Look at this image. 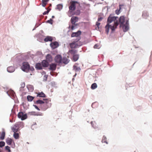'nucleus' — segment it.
<instances>
[{
    "instance_id": "nucleus-48",
    "label": "nucleus",
    "mask_w": 152,
    "mask_h": 152,
    "mask_svg": "<svg viewBox=\"0 0 152 152\" xmlns=\"http://www.w3.org/2000/svg\"><path fill=\"white\" fill-rule=\"evenodd\" d=\"M45 77L46 78V79H47V76L46 75H45Z\"/></svg>"
},
{
    "instance_id": "nucleus-28",
    "label": "nucleus",
    "mask_w": 152,
    "mask_h": 152,
    "mask_svg": "<svg viewBox=\"0 0 152 152\" xmlns=\"http://www.w3.org/2000/svg\"><path fill=\"white\" fill-rule=\"evenodd\" d=\"M91 125L95 129L98 128V125L94 121L91 122Z\"/></svg>"
},
{
    "instance_id": "nucleus-38",
    "label": "nucleus",
    "mask_w": 152,
    "mask_h": 152,
    "mask_svg": "<svg viewBox=\"0 0 152 152\" xmlns=\"http://www.w3.org/2000/svg\"><path fill=\"white\" fill-rule=\"evenodd\" d=\"M50 10V9H49L47 11H45L43 13V15H45L47 14H48V12H49Z\"/></svg>"
},
{
    "instance_id": "nucleus-33",
    "label": "nucleus",
    "mask_w": 152,
    "mask_h": 152,
    "mask_svg": "<svg viewBox=\"0 0 152 152\" xmlns=\"http://www.w3.org/2000/svg\"><path fill=\"white\" fill-rule=\"evenodd\" d=\"M63 8V5L61 4H59L57 6V9L60 11Z\"/></svg>"
},
{
    "instance_id": "nucleus-4",
    "label": "nucleus",
    "mask_w": 152,
    "mask_h": 152,
    "mask_svg": "<svg viewBox=\"0 0 152 152\" xmlns=\"http://www.w3.org/2000/svg\"><path fill=\"white\" fill-rule=\"evenodd\" d=\"M122 28L124 32H126L129 29V24L128 20H126L125 24L122 25Z\"/></svg>"
},
{
    "instance_id": "nucleus-29",
    "label": "nucleus",
    "mask_w": 152,
    "mask_h": 152,
    "mask_svg": "<svg viewBox=\"0 0 152 152\" xmlns=\"http://www.w3.org/2000/svg\"><path fill=\"white\" fill-rule=\"evenodd\" d=\"M102 143H105L107 144H108V142H107V139L106 137L105 136H103L102 137Z\"/></svg>"
},
{
    "instance_id": "nucleus-32",
    "label": "nucleus",
    "mask_w": 152,
    "mask_h": 152,
    "mask_svg": "<svg viewBox=\"0 0 152 152\" xmlns=\"http://www.w3.org/2000/svg\"><path fill=\"white\" fill-rule=\"evenodd\" d=\"M35 103L37 104H44V102L43 101L40 99H39L36 101Z\"/></svg>"
},
{
    "instance_id": "nucleus-24",
    "label": "nucleus",
    "mask_w": 152,
    "mask_h": 152,
    "mask_svg": "<svg viewBox=\"0 0 152 152\" xmlns=\"http://www.w3.org/2000/svg\"><path fill=\"white\" fill-rule=\"evenodd\" d=\"M79 58V55L77 54L74 55L73 57V60L76 61Z\"/></svg>"
},
{
    "instance_id": "nucleus-39",
    "label": "nucleus",
    "mask_w": 152,
    "mask_h": 152,
    "mask_svg": "<svg viewBox=\"0 0 152 152\" xmlns=\"http://www.w3.org/2000/svg\"><path fill=\"white\" fill-rule=\"evenodd\" d=\"M47 22L52 24L53 23V20L52 19H50V20H48L47 21Z\"/></svg>"
},
{
    "instance_id": "nucleus-34",
    "label": "nucleus",
    "mask_w": 152,
    "mask_h": 152,
    "mask_svg": "<svg viewBox=\"0 0 152 152\" xmlns=\"http://www.w3.org/2000/svg\"><path fill=\"white\" fill-rule=\"evenodd\" d=\"M118 24L119 22L116 20V17H115V29Z\"/></svg>"
},
{
    "instance_id": "nucleus-41",
    "label": "nucleus",
    "mask_w": 152,
    "mask_h": 152,
    "mask_svg": "<svg viewBox=\"0 0 152 152\" xmlns=\"http://www.w3.org/2000/svg\"><path fill=\"white\" fill-rule=\"evenodd\" d=\"M34 107L38 110H40V109L37 107V106L36 105H33Z\"/></svg>"
},
{
    "instance_id": "nucleus-10",
    "label": "nucleus",
    "mask_w": 152,
    "mask_h": 152,
    "mask_svg": "<svg viewBox=\"0 0 152 152\" xmlns=\"http://www.w3.org/2000/svg\"><path fill=\"white\" fill-rule=\"evenodd\" d=\"M124 4H120L119 5V9L116 10L115 11V13L118 15L121 12V9L124 8Z\"/></svg>"
},
{
    "instance_id": "nucleus-5",
    "label": "nucleus",
    "mask_w": 152,
    "mask_h": 152,
    "mask_svg": "<svg viewBox=\"0 0 152 152\" xmlns=\"http://www.w3.org/2000/svg\"><path fill=\"white\" fill-rule=\"evenodd\" d=\"M18 117L20 118L22 120H23L27 118V115L26 114H24L22 112H20L18 115Z\"/></svg>"
},
{
    "instance_id": "nucleus-45",
    "label": "nucleus",
    "mask_w": 152,
    "mask_h": 152,
    "mask_svg": "<svg viewBox=\"0 0 152 152\" xmlns=\"http://www.w3.org/2000/svg\"><path fill=\"white\" fill-rule=\"evenodd\" d=\"M98 46V45H96H96H94V48H97Z\"/></svg>"
},
{
    "instance_id": "nucleus-17",
    "label": "nucleus",
    "mask_w": 152,
    "mask_h": 152,
    "mask_svg": "<svg viewBox=\"0 0 152 152\" xmlns=\"http://www.w3.org/2000/svg\"><path fill=\"white\" fill-rule=\"evenodd\" d=\"M42 64L43 67H46L48 66L49 64L46 60H44L42 62Z\"/></svg>"
},
{
    "instance_id": "nucleus-20",
    "label": "nucleus",
    "mask_w": 152,
    "mask_h": 152,
    "mask_svg": "<svg viewBox=\"0 0 152 152\" xmlns=\"http://www.w3.org/2000/svg\"><path fill=\"white\" fill-rule=\"evenodd\" d=\"M14 70V67L12 66H9L7 68V71L9 72H13Z\"/></svg>"
},
{
    "instance_id": "nucleus-43",
    "label": "nucleus",
    "mask_w": 152,
    "mask_h": 152,
    "mask_svg": "<svg viewBox=\"0 0 152 152\" xmlns=\"http://www.w3.org/2000/svg\"><path fill=\"white\" fill-rule=\"evenodd\" d=\"M100 23H99L98 22H96V25L98 27L100 25Z\"/></svg>"
},
{
    "instance_id": "nucleus-23",
    "label": "nucleus",
    "mask_w": 152,
    "mask_h": 152,
    "mask_svg": "<svg viewBox=\"0 0 152 152\" xmlns=\"http://www.w3.org/2000/svg\"><path fill=\"white\" fill-rule=\"evenodd\" d=\"M42 64L40 63H37L36 65V68L39 69H42Z\"/></svg>"
},
{
    "instance_id": "nucleus-54",
    "label": "nucleus",
    "mask_w": 152,
    "mask_h": 152,
    "mask_svg": "<svg viewBox=\"0 0 152 152\" xmlns=\"http://www.w3.org/2000/svg\"><path fill=\"white\" fill-rule=\"evenodd\" d=\"M48 0L49 1V0Z\"/></svg>"
},
{
    "instance_id": "nucleus-15",
    "label": "nucleus",
    "mask_w": 152,
    "mask_h": 152,
    "mask_svg": "<svg viewBox=\"0 0 152 152\" xmlns=\"http://www.w3.org/2000/svg\"><path fill=\"white\" fill-rule=\"evenodd\" d=\"M62 63H63L65 64H67L69 61V60L65 57H63L62 58Z\"/></svg>"
},
{
    "instance_id": "nucleus-1",
    "label": "nucleus",
    "mask_w": 152,
    "mask_h": 152,
    "mask_svg": "<svg viewBox=\"0 0 152 152\" xmlns=\"http://www.w3.org/2000/svg\"><path fill=\"white\" fill-rule=\"evenodd\" d=\"M107 23L105 26V31L107 34L110 28L111 30V32L113 33L114 30V15L110 14L108 17L107 20Z\"/></svg>"
},
{
    "instance_id": "nucleus-26",
    "label": "nucleus",
    "mask_w": 152,
    "mask_h": 152,
    "mask_svg": "<svg viewBox=\"0 0 152 152\" xmlns=\"http://www.w3.org/2000/svg\"><path fill=\"white\" fill-rule=\"evenodd\" d=\"M27 100L28 101L31 102L34 98V97L30 95H28L27 97Z\"/></svg>"
},
{
    "instance_id": "nucleus-35",
    "label": "nucleus",
    "mask_w": 152,
    "mask_h": 152,
    "mask_svg": "<svg viewBox=\"0 0 152 152\" xmlns=\"http://www.w3.org/2000/svg\"><path fill=\"white\" fill-rule=\"evenodd\" d=\"M5 135V132H3L1 135V136L0 137V138L1 140H3L4 139V137Z\"/></svg>"
},
{
    "instance_id": "nucleus-47",
    "label": "nucleus",
    "mask_w": 152,
    "mask_h": 152,
    "mask_svg": "<svg viewBox=\"0 0 152 152\" xmlns=\"http://www.w3.org/2000/svg\"><path fill=\"white\" fill-rule=\"evenodd\" d=\"M25 84H22V86L23 87H24V86H25Z\"/></svg>"
},
{
    "instance_id": "nucleus-16",
    "label": "nucleus",
    "mask_w": 152,
    "mask_h": 152,
    "mask_svg": "<svg viewBox=\"0 0 152 152\" xmlns=\"http://www.w3.org/2000/svg\"><path fill=\"white\" fill-rule=\"evenodd\" d=\"M53 40V38L52 37L47 36L44 39V40L45 42L48 41H52Z\"/></svg>"
},
{
    "instance_id": "nucleus-31",
    "label": "nucleus",
    "mask_w": 152,
    "mask_h": 152,
    "mask_svg": "<svg viewBox=\"0 0 152 152\" xmlns=\"http://www.w3.org/2000/svg\"><path fill=\"white\" fill-rule=\"evenodd\" d=\"M97 87V85L96 83H94L92 84L91 86V88L92 89H94Z\"/></svg>"
},
{
    "instance_id": "nucleus-25",
    "label": "nucleus",
    "mask_w": 152,
    "mask_h": 152,
    "mask_svg": "<svg viewBox=\"0 0 152 152\" xmlns=\"http://www.w3.org/2000/svg\"><path fill=\"white\" fill-rule=\"evenodd\" d=\"M77 52V51L76 50L74 49H72L69 50V53L72 55H75V54Z\"/></svg>"
},
{
    "instance_id": "nucleus-21",
    "label": "nucleus",
    "mask_w": 152,
    "mask_h": 152,
    "mask_svg": "<svg viewBox=\"0 0 152 152\" xmlns=\"http://www.w3.org/2000/svg\"><path fill=\"white\" fill-rule=\"evenodd\" d=\"M73 69L75 72H79L81 70L80 68L77 66L75 65H74L73 66Z\"/></svg>"
},
{
    "instance_id": "nucleus-46",
    "label": "nucleus",
    "mask_w": 152,
    "mask_h": 152,
    "mask_svg": "<svg viewBox=\"0 0 152 152\" xmlns=\"http://www.w3.org/2000/svg\"><path fill=\"white\" fill-rule=\"evenodd\" d=\"M75 29V28H74V26L73 25H72V27H71V29L72 30H73L74 29Z\"/></svg>"
},
{
    "instance_id": "nucleus-3",
    "label": "nucleus",
    "mask_w": 152,
    "mask_h": 152,
    "mask_svg": "<svg viewBox=\"0 0 152 152\" xmlns=\"http://www.w3.org/2000/svg\"><path fill=\"white\" fill-rule=\"evenodd\" d=\"M21 69L23 71L27 72L30 69V65L28 63L26 62H24L23 63L21 66Z\"/></svg>"
},
{
    "instance_id": "nucleus-40",
    "label": "nucleus",
    "mask_w": 152,
    "mask_h": 152,
    "mask_svg": "<svg viewBox=\"0 0 152 152\" xmlns=\"http://www.w3.org/2000/svg\"><path fill=\"white\" fill-rule=\"evenodd\" d=\"M5 149L6 150H7L9 152H10L11 151L10 149V147L9 146H6L5 147Z\"/></svg>"
},
{
    "instance_id": "nucleus-12",
    "label": "nucleus",
    "mask_w": 152,
    "mask_h": 152,
    "mask_svg": "<svg viewBox=\"0 0 152 152\" xmlns=\"http://www.w3.org/2000/svg\"><path fill=\"white\" fill-rule=\"evenodd\" d=\"M78 20V18L77 17H72L71 19V21L72 24L73 25L75 24L76 22Z\"/></svg>"
},
{
    "instance_id": "nucleus-14",
    "label": "nucleus",
    "mask_w": 152,
    "mask_h": 152,
    "mask_svg": "<svg viewBox=\"0 0 152 152\" xmlns=\"http://www.w3.org/2000/svg\"><path fill=\"white\" fill-rule=\"evenodd\" d=\"M125 21V17L123 16H121L119 18V22L120 23V27H121L122 25L124 24Z\"/></svg>"
},
{
    "instance_id": "nucleus-51",
    "label": "nucleus",
    "mask_w": 152,
    "mask_h": 152,
    "mask_svg": "<svg viewBox=\"0 0 152 152\" xmlns=\"http://www.w3.org/2000/svg\"><path fill=\"white\" fill-rule=\"evenodd\" d=\"M89 1H91L92 0H88Z\"/></svg>"
},
{
    "instance_id": "nucleus-18",
    "label": "nucleus",
    "mask_w": 152,
    "mask_h": 152,
    "mask_svg": "<svg viewBox=\"0 0 152 152\" xmlns=\"http://www.w3.org/2000/svg\"><path fill=\"white\" fill-rule=\"evenodd\" d=\"M37 97H46V95L43 92H41L37 93Z\"/></svg>"
},
{
    "instance_id": "nucleus-53",
    "label": "nucleus",
    "mask_w": 152,
    "mask_h": 152,
    "mask_svg": "<svg viewBox=\"0 0 152 152\" xmlns=\"http://www.w3.org/2000/svg\"><path fill=\"white\" fill-rule=\"evenodd\" d=\"M102 1H103L104 0H101Z\"/></svg>"
},
{
    "instance_id": "nucleus-30",
    "label": "nucleus",
    "mask_w": 152,
    "mask_h": 152,
    "mask_svg": "<svg viewBox=\"0 0 152 152\" xmlns=\"http://www.w3.org/2000/svg\"><path fill=\"white\" fill-rule=\"evenodd\" d=\"M48 1H49L48 0H42V6L43 7H45L46 6V4H47V2Z\"/></svg>"
},
{
    "instance_id": "nucleus-49",
    "label": "nucleus",
    "mask_w": 152,
    "mask_h": 152,
    "mask_svg": "<svg viewBox=\"0 0 152 152\" xmlns=\"http://www.w3.org/2000/svg\"><path fill=\"white\" fill-rule=\"evenodd\" d=\"M54 18V16H52V18Z\"/></svg>"
},
{
    "instance_id": "nucleus-11",
    "label": "nucleus",
    "mask_w": 152,
    "mask_h": 152,
    "mask_svg": "<svg viewBox=\"0 0 152 152\" xmlns=\"http://www.w3.org/2000/svg\"><path fill=\"white\" fill-rule=\"evenodd\" d=\"M81 32L80 31H78L76 32H73L71 35L72 37H78L81 34Z\"/></svg>"
},
{
    "instance_id": "nucleus-13",
    "label": "nucleus",
    "mask_w": 152,
    "mask_h": 152,
    "mask_svg": "<svg viewBox=\"0 0 152 152\" xmlns=\"http://www.w3.org/2000/svg\"><path fill=\"white\" fill-rule=\"evenodd\" d=\"M56 64L55 63H52L50 65L49 69L52 71L55 70L56 68Z\"/></svg>"
},
{
    "instance_id": "nucleus-44",
    "label": "nucleus",
    "mask_w": 152,
    "mask_h": 152,
    "mask_svg": "<svg viewBox=\"0 0 152 152\" xmlns=\"http://www.w3.org/2000/svg\"><path fill=\"white\" fill-rule=\"evenodd\" d=\"M102 18H101V17L99 18H98V21H100L102 20Z\"/></svg>"
},
{
    "instance_id": "nucleus-50",
    "label": "nucleus",
    "mask_w": 152,
    "mask_h": 152,
    "mask_svg": "<svg viewBox=\"0 0 152 152\" xmlns=\"http://www.w3.org/2000/svg\"><path fill=\"white\" fill-rule=\"evenodd\" d=\"M32 90H33V88H32Z\"/></svg>"
},
{
    "instance_id": "nucleus-55",
    "label": "nucleus",
    "mask_w": 152,
    "mask_h": 152,
    "mask_svg": "<svg viewBox=\"0 0 152 152\" xmlns=\"http://www.w3.org/2000/svg\"><path fill=\"white\" fill-rule=\"evenodd\" d=\"M0 152H1L0 151Z\"/></svg>"
},
{
    "instance_id": "nucleus-52",
    "label": "nucleus",
    "mask_w": 152,
    "mask_h": 152,
    "mask_svg": "<svg viewBox=\"0 0 152 152\" xmlns=\"http://www.w3.org/2000/svg\"><path fill=\"white\" fill-rule=\"evenodd\" d=\"M144 14H143V16H144Z\"/></svg>"
},
{
    "instance_id": "nucleus-19",
    "label": "nucleus",
    "mask_w": 152,
    "mask_h": 152,
    "mask_svg": "<svg viewBox=\"0 0 152 152\" xmlns=\"http://www.w3.org/2000/svg\"><path fill=\"white\" fill-rule=\"evenodd\" d=\"M46 59L47 61L49 62H51L52 60V58L51 55L49 54H48L46 56Z\"/></svg>"
},
{
    "instance_id": "nucleus-9",
    "label": "nucleus",
    "mask_w": 152,
    "mask_h": 152,
    "mask_svg": "<svg viewBox=\"0 0 152 152\" xmlns=\"http://www.w3.org/2000/svg\"><path fill=\"white\" fill-rule=\"evenodd\" d=\"M50 45L52 48L54 49L58 46L59 44L58 42L56 41L51 43Z\"/></svg>"
},
{
    "instance_id": "nucleus-42",
    "label": "nucleus",
    "mask_w": 152,
    "mask_h": 152,
    "mask_svg": "<svg viewBox=\"0 0 152 152\" xmlns=\"http://www.w3.org/2000/svg\"><path fill=\"white\" fill-rule=\"evenodd\" d=\"M31 114L33 115H38L37 114H36V112H34V111H33V112H31Z\"/></svg>"
},
{
    "instance_id": "nucleus-36",
    "label": "nucleus",
    "mask_w": 152,
    "mask_h": 152,
    "mask_svg": "<svg viewBox=\"0 0 152 152\" xmlns=\"http://www.w3.org/2000/svg\"><path fill=\"white\" fill-rule=\"evenodd\" d=\"M43 100L44 103H45L46 104L48 103L50 101L48 99H43Z\"/></svg>"
},
{
    "instance_id": "nucleus-2",
    "label": "nucleus",
    "mask_w": 152,
    "mask_h": 152,
    "mask_svg": "<svg viewBox=\"0 0 152 152\" xmlns=\"http://www.w3.org/2000/svg\"><path fill=\"white\" fill-rule=\"evenodd\" d=\"M78 3L77 1H71L70 2L69 6V11L72 12L75 10L76 8V4Z\"/></svg>"
},
{
    "instance_id": "nucleus-7",
    "label": "nucleus",
    "mask_w": 152,
    "mask_h": 152,
    "mask_svg": "<svg viewBox=\"0 0 152 152\" xmlns=\"http://www.w3.org/2000/svg\"><path fill=\"white\" fill-rule=\"evenodd\" d=\"M62 57L60 55H57L55 58L56 62L59 64L62 63Z\"/></svg>"
},
{
    "instance_id": "nucleus-37",
    "label": "nucleus",
    "mask_w": 152,
    "mask_h": 152,
    "mask_svg": "<svg viewBox=\"0 0 152 152\" xmlns=\"http://www.w3.org/2000/svg\"><path fill=\"white\" fill-rule=\"evenodd\" d=\"M5 145V143L3 141H1L0 142V147H1L4 146Z\"/></svg>"
},
{
    "instance_id": "nucleus-8",
    "label": "nucleus",
    "mask_w": 152,
    "mask_h": 152,
    "mask_svg": "<svg viewBox=\"0 0 152 152\" xmlns=\"http://www.w3.org/2000/svg\"><path fill=\"white\" fill-rule=\"evenodd\" d=\"M19 128V124H16L13 125L11 129L14 132H17L18 131Z\"/></svg>"
},
{
    "instance_id": "nucleus-22",
    "label": "nucleus",
    "mask_w": 152,
    "mask_h": 152,
    "mask_svg": "<svg viewBox=\"0 0 152 152\" xmlns=\"http://www.w3.org/2000/svg\"><path fill=\"white\" fill-rule=\"evenodd\" d=\"M12 142V140L10 138H8L6 139V142L7 143L8 145H10L11 144Z\"/></svg>"
},
{
    "instance_id": "nucleus-27",
    "label": "nucleus",
    "mask_w": 152,
    "mask_h": 152,
    "mask_svg": "<svg viewBox=\"0 0 152 152\" xmlns=\"http://www.w3.org/2000/svg\"><path fill=\"white\" fill-rule=\"evenodd\" d=\"M13 136L15 139H18L19 138V133H17V132H14Z\"/></svg>"
},
{
    "instance_id": "nucleus-6",
    "label": "nucleus",
    "mask_w": 152,
    "mask_h": 152,
    "mask_svg": "<svg viewBox=\"0 0 152 152\" xmlns=\"http://www.w3.org/2000/svg\"><path fill=\"white\" fill-rule=\"evenodd\" d=\"M81 44H78V42L77 41H73L69 44L70 47L72 48H76L77 47L81 46Z\"/></svg>"
}]
</instances>
